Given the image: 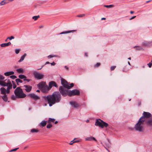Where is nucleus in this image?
Returning a JSON list of instances; mask_svg holds the SVG:
<instances>
[{"label":"nucleus","instance_id":"c85d7f7f","mask_svg":"<svg viewBox=\"0 0 152 152\" xmlns=\"http://www.w3.org/2000/svg\"><path fill=\"white\" fill-rule=\"evenodd\" d=\"M55 121V119L54 118H49L48 119V122L49 123H50L51 122H53Z\"/></svg>","mask_w":152,"mask_h":152},{"label":"nucleus","instance_id":"6ab92c4d","mask_svg":"<svg viewBox=\"0 0 152 152\" xmlns=\"http://www.w3.org/2000/svg\"><path fill=\"white\" fill-rule=\"evenodd\" d=\"M146 123L147 125L152 127V117L147 121Z\"/></svg>","mask_w":152,"mask_h":152},{"label":"nucleus","instance_id":"774afa93","mask_svg":"<svg viewBox=\"0 0 152 152\" xmlns=\"http://www.w3.org/2000/svg\"><path fill=\"white\" fill-rule=\"evenodd\" d=\"M27 147H24V149H26Z\"/></svg>","mask_w":152,"mask_h":152},{"label":"nucleus","instance_id":"bb28decb","mask_svg":"<svg viewBox=\"0 0 152 152\" xmlns=\"http://www.w3.org/2000/svg\"><path fill=\"white\" fill-rule=\"evenodd\" d=\"M21 79H25L26 78V77L24 75H20L18 76Z\"/></svg>","mask_w":152,"mask_h":152},{"label":"nucleus","instance_id":"0eeeda50","mask_svg":"<svg viewBox=\"0 0 152 152\" xmlns=\"http://www.w3.org/2000/svg\"><path fill=\"white\" fill-rule=\"evenodd\" d=\"M7 87L6 89L2 87L0 88L1 94L6 95V94H9L10 93V90L12 88H11L10 86Z\"/></svg>","mask_w":152,"mask_h":152},{"label":"nucleus","instance_id":"69168bd1","mask_svg":"<svg viewBox=\"0 0 152 152\" xmlns=\"http://www.w3.org/2000/svg\"><path fill=\"white\" fill-rule=\"evenodd\" d=\"M105 18H102V20H105Z\"/></svg>","mask_w":152,"mask_h":152},{"label":"nucleus","instance_id":"ddd939ff","mask_svg":"<svg viewBox=\"0 0 152 152\" xmlns=\"http://www.w3.org/2000/svg\"><path fill=\"white\" fill-rule=\"evenodd\" d=\"M46 85V84L45 82H42L37 85V86L39 89H42Z\"/></svg>","mask_w":152,"mask_h":152},{"label":"nucleus","instance_id":"603ef678","mask_svg":"<svg viewBox=\"0 0 152 152\" xmlns=\"http://www.w3.org/2000/svg\"><path fill=\"white\" fill-rule=\"evenodd\" d=\"M136 17V16H133V17H132V18H130V20H132V19H134V18H135Z\"/></svg>","mask_w":152,"mask_h":152},{"label":"nucleus","instance_id":"13d9d810","mask_svg":"<svg viewBox=\"0 0 152 152\" xmlns=\"http://www.w3.org/2000/svg\"><path fill=\"white\" fill-rule=\"evenodd\" d=\"M85 56H86V57H87L88 56V55H87V53H85Z\"/></svg>","mask_w":152,"mask_h":152},{"label":"nucleus","instance_id":"c9c22d12","mask_svg":"<svg viewBox=\"0 0 152 152\" xmlns=\"http://www.w3.org/2000/svg\"><path fill=\"white\" fill-rule=\"evenodd\" d=\"M10 77L12 79H14L17 78V77L14 75H11L10 76Z\"/></svg>","mask_w":152,"mask_h":152},{"label":"nucleus","instance_id":"c756f323","mask_svg":"<svg viewBox=\"0 0 152 152\" xmlns=\"http://www.w3.org/2000/svg\"><path fill=\"white\" fill-rule=\"evenodd\" d=\"M31 132L32 133H37L39 132V131L37 129H33L31 130Z\"/></svg>","mask_w":152,"mask_h":152},{"label":"nucleus","instance_id":"b1692460","mask_svg":"<svg viewBox=\"0 0 152 152\" xmlns=\"http://www.w3.org/2000/svg\"><path fill=\"white\" fill-rule=\"evenodd\" d=\"M1 98L5 102H7L8 100V98L7 95H4L3 96H1Z\"/></svg>","mask_w":152,"mask_h":152},{"label":"nucleus","instance_id":"f704fd0d","mask_svg":"<svg viewBox=\"0 0 152 152\" xmlns=\"http://www.w3.org/2000/svg\"><path fill=\"white\" fill-rule=\"evenodd\" d=\"M19 149V148H15L14 149H12L9 151L10 152H11L12 151H16L17 150Z\"/></svg>","mask_w":152,"mask_h":152},{"label":"nucleus","instance_id":"a878e982","mask_svg":"<svg viewBox=\"0 0 152 152\" xmlns=\"http://www.w3.org/2000/svg\"><path fill=\"white\" fill-rule=\"evenodd\" d=\"M26 56V53H24L20 58V59L18 61V62H21V61H23L25 57Z\"/></svg>","mask_w":152,"mask_h":152},{"label":"nucleus","instance_id":"5fc2aeb1","mask_svg":"<svg viewBox=\"0 0 152 152\" xmlns=\"http://www.w3.org/2000/svg\"><path fill=\"white\" fill-rule=\"evenodd\" d=\"M16 85H15H15L13 84V88H16Z\"/></svg>","mask_w":152,"mask_h":152},{"label":"nucleus","instance_id":"6e6552de","mask_svg":"<svg viewBox=\"0 0 152 152\" xmlns=\"http://www.w3.org/2000/svg\"><path fill=\"white\" fill-rule=\"evenodd\" d=\"M34 77L37 79L40 80L42 79L44 77V75L39 72L34 71L33 72Z\"/></svg>","mask_w":152,"mask_h":152},{"label":"nucleus","instance_id":"8fccbe9b","mask_svg":"<svg viewBox=\"0 0 152 152\" xmlns=\"http://www.w3.org/2000/svg\"><path fill=\"white\" fill-rule=\"evenodd\" d=\"M50 64H51V65L52 66L56 64L54 62H53L52 63H51Z\"/></svg>","mask_w":152,"mask_h":152},{"label":"nucleus","instance_id":"de8ad7c7","mask_svg":"<svg viewBox=\"0 0 152 152\" xmlns=\"http://www.w3.org/2000/svg\"><path fill=\"white\" fill-rule=\"evenodd\" d=\"M55 56H52L51 55H50L48 56V58H52L53 57H55Z\"/></svg>","mask_w":152,"mask_h":152},{"label":"nucleus","instance_id":"cd10ccee","mask_svg":"<svg viewBox=\"0 0 152 152\" xmlns=\"http://www.w3.org/2000/svg\"><path fill=\"white\" fill-rule=\"evenodd\" d=\"M15 81L18 85H19V83H22L23 82V81L21 80L20 78L16 79L15 80Z\"/></svg>","mask_w":152,"mask_h":152},{"label":"nucleus","instance_id":"09e8293b","mask_svg":"<svg viewBox=\"0 0 152 152\" xmlns=\"http://www.w3.org/2000/svg\"><path fill=\"white\" fill-rule=\"evenodd\" d=\"M23 80L24 81L26 80L28 82H29L30 80L26 79V78L24 79Z\"/></svg>","mask_w":152,"mask_h":152},{"label":"nucleus","instance_id":"4be33fe9","mask_svg":"<svg viewBox=\"0 0 152 152\" xmlns=\"http://www.w3.org/2000/svg\"><path fill=\"white\" fill-rule=\"evenodd\" d=\"M14 72L13 71L8 72H5L4 73L5 75L6 76H9L11 75H13Z\"/></svg>","mask_w":152,"mask_h":152},{"label":"nucleus","instance_id":"72a5a7b5","mask_svg":"<svg viewBox=\"0 0 152 152\" xmlns=\"http://www.w3.org/2000/svg\"><path fill=\"white\" fill-rule=\"evenodd\" d=\"M1 46L2 47H4L7 46V43H2L1 44Z\"/></svg>","mask_w":152,"mask_h":152},{"label":"nucleus","instance_id":"7ed1b4c3","mask_svg":"<svg viewBox=\"0 0 152 152\" xmlns=\"http://www.w3.org/2000/svg\"><path fill=\"white\" fill-rule=\"evenodd\" d=\"M144 120L143 117H141L139 119L138 122L135 125V129L140 132H142L144 131Z\"/></svg>","mask_w":152,"mask_h":152},{"label":"nucleus","instance_id":"a18cd8bd","mask_svg":"<svg viewBox=\"0 0 152 152\" xmlns=\"http://www.w3.org/2000/svg\"><path fill=\"white\" fill-rule=\"evenodd\" d=\"M76 141H74V140H73L72 141H71L70 143H69L70 145H72L73 143L75 142H76Z\"/></svg>","mask_w":152,"mask_h":152},{"label":"nucleus","instance_id":"e433bc0d","mask_svg":"<svg viewBox=\"0 0 152 152\" xmlns=\"http://www.w3.org/2000/svg\"><path fill=\"white\" fill-rule=\"evenodd\" d=\"M152 65V60L148 64V65L149 67L151 68V67Z\"/></svg>","mask_w":152,"mask_h":152},{"label":"nucleus","instance_id":"4468645a","mask_svg":"<svg viewBox=\"0 0 152 152\" xmlns=\"http://www.w3.org/2000/svg\"><path fill=\"white\" fill-rule=\"evenodd\" d=\"M71 105L74 108H76L78 107L79 104L78 103L74 101H71L69 102Z\"/></svg>","mask_w":152,"mask_h":152},{"label":"nucleus","instance_id":"a211bd4d","mask_svg":"<svg viewBox=\"0 0 152 152\" xmlns=\"http://www.w3.org/2000/svg\"><path fill=\"white\" fill-rule=\"evenodd\" d=\"M85 140L86 141H91L93 140L95 141L96 142H97V141L96 139L94 137L92 136L87 137L85 138Z\"/></svg>","mask_w":152,"mask_h":152},{"label":"nucleus","instance_id":"393cba45","mask_svg":"<svg viewBox=\"0 0 152 152\" xmlns=\"http://www.w3.org/2000/svg\"><path fill=\"white\" fill-rule=\"evenodd\" d=\"M16 71L18 73H23L24 71V70L22 68L17 69Z\"/></svg>","mask_w":152,"mask_h":152},{"label":"nucleus","instance_id":"37998d69","mask_svg":"<svg viewBox=\"0 0 152 152\" xmlns=\"http://www.w3.org/2000/svg\"><path fill=\"white\" fill-rule=\"evenodd\" d=\"M85 16L84 14H82L78 15L77 16V17H83V16Z\"/></svg>","mask_w":152,"mask_h":152},{"label":"nucleus","instance_id":"680f3d73","mask_svg":"<svg viewBox=\"0 0 152 152\" xmlns=\"http://www.w3.org/2000/svg\"><path fill=\"white\" fill-rule=\"evenodd\" d=\"M57 123H58V121H55V123H54L55 124H57Z\"/></svg>","mask_w":152,"mask_h":152},{"label":"nucleus","instance_id":"f8f14e48","mask_svg":"<svg viewBox=\"0 0 152 152\" xmlns=\"http://www.w3.org/2000/svg\"><path fill=\"white\" fill-rule=\"evenodd\" d=\"M142 45L145 47H149L152 45V41H144L142 43Z\"/></svg>","mask_w":152,"mask_h":152},{"label":"nucleus","instance_id":"f3484780","mask_svg":"<svg viewBox=\"0 0 152 152\" xmlns=\"http://www.w3.org/2000/svg\"><path fill=\"white\" fill-rule=\"evenodd\" d=\"M50 89L48 86L47 85L42 88V91L45 93H47Z\"/></svg>","mask_w":152,"mask_h":152},{"label":"nucleus","instance_id":"4c0bfd02","mask_svg":"<svg viewBox=\"0 0 152 152\" xmlns=\"http://www.w3.org/2000/svg\"><path fill=\"white\" fill-rule=\"evenodd\" d=\"M52 126V125L51 124H49L47 125V128L48 129H50L51 128Z\"/></svg>","mask_w":152,"mask_h":152},{"label":"nucleus","instance_id":"ea45409f","mask_svg":"<svg viewBox=\"0 0 152 152\" xmlns=\"http://www.w3.org/2000/svg\"><path fill=\"white\" fill-rule=\"evenodd\" d=\"M116 66H112L110 68L111 70V71H113V70H114L115 69V68H116Z\"/></svg>","mask_w":152,"mask_h":152},{"label":"nucleus","instance_id":"423d86ee","mask_svg":"<svg viewBox=\"0 0 152 152\" xmlns=\"http://www.w3.org/2000/svg\"><path fill=\"white\" fill-rule=\"evenodd\" d=\"M95 125L99 126L102 128H103L104 127H107L108 125L107 123L103 121L100 119H97Z\"/></svg>","mask_w":152,"mask_h":152},{"label":"nucleus","instance_id":"49530a36","mask_svg":"<svg viewBox=\"0 0 152 152\" xmlns=\"http://www.w3.org/2000/svg\"><path fill=\"white\" fill-rule=\"evenodd\" d=\"M20 50L19 49H16L15 50V53L16 54H18L19 53Z\"/></svg>","mask_w":152,"mask_h":152},{"label":"nucleus","instance_id":"9d476101","mask_svg":"<svg viewBox=\"0 0 152 152\" xmlns=\"http://www.w3.org/2000/svg\"><path fill=\"white\" fill-rule=\"evenodd\" d=\"M28 96L34 100H37L40 99L39 96L34 93H31L28 94Z\"/></svg>","mask_w":152,"mask_h":152},{"label":"nucleus","instance_id":"338daca9","mask_svg":"<svg viewBox=\"0 0 152 152\" xmlns=\"http://www.w3.org/2000/svg\"><path fill=\"white\" fill-rule=\"evenodd\" d=\"M128 59L129 60H131V58L130 57H129V58H128Z\"/></svg>","mask_w":152,"mask_h":152},{"label":"nucleus","instance_id":"39448f33","mask_svg":"<svg viewBox=\"0 0 152 152\" xmlns=\"http://www.w3.org/2000/svg\"><path fill=\"white\" fill-rule=\"evenodd\" d=\"M14 93L18 98H23L25 97L26 95L25 94L20 87H18L15 90Z\"/></svg>","mask_w":152,"mask_h":152},{"label":"nucleus","instance_id":"2f4dec72","mask_svg":"<svg viewBox=\"0 0 152 152\" xmlns=\"http://www.w3.org/2000/svg\"><path fill=\"white\" fill-rule=\"evenodd\" d=\"M136 47L137 48V50H141L143 49L140 46H135L134 47V48H136Z\"/></svg>","mask_w":152,"mask_h":152},{"label":"nucleus","instance_id":"7c9ffc66","mask_svg":"<svg viewBox=\"0 0 152 152\" xmlns=\"http://www.w3.org/2000/svg\"><path fill=\"white\" fill-rule=\"evenodd\" d=\"M39 17V15L38 16H34L32 17V19H34V20H37L38 18Z\"/></svg>","mask_w":152,"mask_h":152},{"label":"nucleus","instance_id":"3c124183","mask_svg":"<svg viewBox=\"0 0 152 152\" xmlns=\"http://www.w3.org/2000/svg\"><path fill=\"white\" fill-rule=\"evenodd\" d=\"M11 44V43L10 42H8L7 43V46L10 45Z\"/></svg>","mask_w":152,"mask_h":152},{"label":"nucleus","instance_id":"bf43d9fd","mask_svg":"<svg viewBox=\"0 0 152 152\" xmlns=\"http://www.w3.org/2000/svg\"><path fill=\"white\" fill-rule=\"evenodd\" d=\"M130 12L131 14H132L134 13V12L132 11H130Z\"/></svg>","mask_w":152,"mask_h":152},{"label":"nucleus","instance_id":"a19ab883","mask_svg":"<svg viewBox=\"0 0 152 152\" xmlns=\"http://www.w3.org/2000/svg\"><path fill=\"white\" fill-rule=\"evenodd\" d=\"M100 65V63H97L95 65H94L95 67H98Z\"/></svg>","mask_w":152,"mask_h":152},{"label":"nucleus","instance_id":"0e129e2a","mask_svg":"<svg viewBox=\"0 0 152 152\" xmlns=\"http://www.w3.org/2000/svg\"><path fill=\"white\" fill-rule=\"evenodd\" d=\"M40 91L39 90H37L36 91V92H39Z\"/></svg>","mask_w":152,"mask_h":152},{"label":"nucleus","instance_id":"473e14b6","mask_svg":"<svg viewBox=\"0 0 152 152\" xmlns=\"http://www.w3.org/2000/svg\"><path fill=\"white\" fill-rule=\"evenodd\" d=\"M11 99L13 100H15L16 98H18L16 95H12L11 96Z\"/></svg>","mask_w":152,"mask_h":152},{"label":"nucleus","instance_id":"1a4fd4ad","mask_svg":"<svg viewBox=\"0 0 152 152\" xmlns=\"http://www.w3.org/2000/svg\"><path fill=\"white\" fill-rule=\"evenodd\" d=\"M0 85L3 86H7V87L9 86H10L11 87V88H12V83L10 81L9 82L8 80V82L7 83H6L4 81H0Z\"/></svg>","mask_w":152,"mask_h":152},{"label":"nucleus","instance_id":"dca6fc26","mask_svg":"<svg viewBox=\"0 0 152 152\" xmlns=\"http://www.w3.org/2000/svg\"><path fill=\"white\" fill-rule=\"evenodd\" d=\"M53 86H55L56 87H57V85L56 83L54 81H51L49 82V87L50 89Z\"/></svg>","mask_w":152,"mask_h":152},{"label":"nucleus","instance_id":"5701e85b","mask_svg":"<svg viewBox=\"0 0 152 152\" xmlns=\"http://www.w3.org/2000/svg\"><path fill=\"white\" fill-rule=\"evenodd\" d=\"M76 31V30H70L67 31H65L64 32H62L60 34H68L69 33L71 32H75Z\"/></svg>","mask_w":152,"mask_h":152},{"label":"nucleus","instance_id":"c03bdc74","mask_svg":"<svg viewBox=\"0 0 152 152\" xmlns=\"http://www.w3.org/2000/svg\"><path fill=\"white\" fill-rule=\"evenodd\" d=\"M104 7H107V8H110V7H112V5H105L104 6Z\"/></svg>","mask_w":152,"mask_h":152},{"label":"nucleus","instance_id":"aec40b11","mask_svg":"<svg viewBox=\"0 0 152 152\" xmlns=\"http://www.w3.org/2000/svg\"><path fill=\"white\" fill-rule=\"evenodd\" d=\"M47 122V121H43L40 123L39 126H40L44 127L46 126Z\"/></svg>","mask_w":152,"mask_h":152},{"label":"nucleus","instance_id":"9b49d317","mask_svg":"<svg viewBox=\"0 0 152 152\" xmlns=\"http://www.w3.org/2000/svg\"><path fill=\"white\" fill-rule=\"evenodd\" d=\"M143 116L142 117H143L144 119V121H145V118H148L152 117L151 114L149 113L148 112H144L143 113Z\"/></svg>","mask_w":152,"mask_h":152},{"label":"nucleus","instance_id":"20e7f679","mask_svg":"<svg viewBox=\"0 0 152 152\" xmlns=\"http://www.w3.org/2000/svg\"><path fill=\"white\" fill-rule=\"evenodd\" d=\"M61 84L63 85V86H61L59 88V91L61 87H62L63 89V91L64 92V90H67L73 87L74 86V84L71 83L69 85L67 82L64 79L62 78L61 79Z\"/></svg>","mask_w":152,"mask_h":152},{"label":"nucleus","instance_id":"f03ea898","mask_svg":"<svg viewBox=\"0 0 152 152\" xmlns=\"http://www.w3.org/2000/svg\"><path fill=\"white\" fill-rule=\"evenodd\" d=\"M63 89L62 87H61L60 89V92L61 95L64 96H65L67 95L69 96H72L74 95H78L80 94V91L77 89H74L72 91L69 90L68 89L67 90H64V92L63 91Z\"/></svg>","mask_w":152,"mask_h":152},{"label":"nucleus","instance_id":"2eb2a0df","mask_svg":"<svg viewBox=\"0 0 152 152\" xmlns=\"http://www.w3.org/2000/svg\"><path fill=\"white\" fill-rule=\"evenodd\" d=\"M24 87L25 88L26 91L27 92H29L32 89V86L29 85H24Z\"/></svg>","mask_w":152,"mask_h":152},{"label":"nucleus","instance_id":"412c9836","mask_svg":"<svg viewBox=\"0 0 152 152\" xmlns=\"http://www.w3.org/2000/svg\"><path fill=\"white\" fill-rule=\"evenodd\" d=\"M8 3L7 0H3L0 2V6L5 5Z\"/></svg>","mask_w":152,"mask_h":152},{"label":"nucleus","instance_id":"6e6d98bb","mask_svg":"<svg viewBox=\"0 0 152 152\" xmlns=\"http://www.w3.org/2000/svg\"><path fill=\"white\" fill-rule=\"evenodd\" d=\"M64 67L66 69H69V68L68 67L66 66H65Z\"/></svg>","mask_w":152,"mask_h":152},{"label":"nucleus","instance_id":"e2e57ef3","mask_svg":"<svg viewBox=\"0 0 152 152\" xmlns=\"http://www.w3.org/2000/svg\"><path fill=\"white\" fill-rule=\"evenodd\" d=\"M128 64H129V65H131L130 63V62H129V61H128Z\"/></svg>","mask_w":152,"mask_h":152},{"label":"nucleus","instance_id":"052dcab7","mask_svg":"<svg viewBox=\"0 0 152 152\" xmlns=\"http://www.w3.org/2000/svg\"><path fill=\"white\" fill-rule=\"evenodd\" d=\"M123 72H126V70H125V69L124 68V69L123 70Z\"/></svg>","mask_w":152,"mask_h":152},{"label":"nucleus","instance_id":"58836bf2","mask_svg":"<svg viewBox=\"0 0 152 152\" xmlns=\"http://www.w3.org/2000/svg\"><path fill=\"white\" fill-rule=\"evenodd\" d=\"M15 37L13 36H11L10 37H8L7 38V39H9L10 40H11L12 39H14Z\"/></svg>","mask_w":152,"mask_h":152},{"label":"nucleus","instance_id":"79ce46f5","mask_svg":"<svg viewBox=\"0 0 152 152\" xmlns=\"http://www.w3.org/2000/svg\"><path fill=\"white\" fill-rule=\"evenodd\" d=\"M4 77L2 75H0V81H2L1 80H4Z\"/></svg>","mask_w":152,"mask_h":152},{"label":"nucleus","instance_id":"4d7b16f0","mask_svg":"<svg viewBox=\"0 0 152 152\" xmlns=\"http://www.w3.org/2000/svg\"><path fill=\"white\" fill-rule=\"evenodd\" d=\"M50 62L48 61H47V62H46L45 63V64H50Z\"/></svg>","mask_w":152,"mask_h":152},{"label":"nucleus","instance_id":"864d4df0","mask_svg":"<svg viewBox=\"0 0 152 152\" xmlns=\"http://www.w3.org/2000/svg\"><path fill=\"white\" fill-rule=\"evenodd\" d=\"M141 103L140 101H139L138 102V104L139 106H140L141 105Z\"/></svg>","mask_w":152,"mask_h":152},{"label":"nucleus","instance_id":"f257e3e1","mask_svg":"<svg viewBox=\"0 0 152 152\" xmlns=\"http://www.w3.org/2000/svg\"><path fill=\"white\" fill-rule=\"evenodd\" d=\"M43 97L48 101L50 106H52L56 103H58L61 100V96L58 91L54 92L52 95H49L47 96H44Z\"/></svg>","mask_w":152,"mask_h":152}]
</instances>
